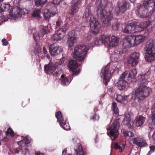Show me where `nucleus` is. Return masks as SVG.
Instances as JSON below:
<instances>
[{
	"label": "nucleus",
	"instance_id": "obj_1",
	"mask_svg": "<svg viewBox=\"0 0 155 155\" xmlns=\"http://www.w3.org/2000/svg\"><path fill=\"white\" fill-rule=\"evenodd\" d=\"M150 74V71L149 70L138 76L139 81V87L134 90V94L135 97L138 101H142L145 99L152 92L151 88L147 86L149 82L147 79Z\"/></svg>",
	"mask_w": 155,
	"mask_h": 155
},
{
	"label": "nucleus",
	"instance_id": "obj_2",
	"mask_svg": "<svg viewBox=\"0 0 155 155\" xmlns=\"http://www.w3.org/2000/svg\"><path fill=\"white\" fill-rule=\"evenodd\" d=\"M143 0V3L140 4L137 7V14L139 17L143 18L155 12V1Z\"/></svg>",
	"mask_w": 155,
	"mask_h": 155
},
{
	"label": "nucleus",
	"instance_id": "obj_3",
	"mask_svg": "<svg viewBox=\"0 0 155 155\" xmlns=\"http://www.w3.org/2000/svg\"><path fill=\"white\" fill-rule=\"evenodd\" d=\"M84 18L87 22L90 21L92 31L95 34L98 33L101 30V25L92 15L89 7H87L84 13Z\"/></svg>",
	"mask_w": 155,
	"mask_h": 155
},
{
	"label": "nucleus",
	"instance_id": "obj_4",
	"mask_svg": "<svg viewBox=\"0 0 155 155\" xmlns=\"http://www.w3.org/2000/svg\"><path fill=\"white\" fill-rule=\"evenodd\" d=\"M143 50L146 51L144 57L146 61L151 62L155 60V43L147 42Z\"/></svg>",
	"mask_w": 155,
	"mask_h": 155
},
{
	"label": "nucleus",
	"instance_id": "obj_5",
	"mask_svg": "<svg viewBox=\"0 0 155 155\" xmlns=\"http://www.w3.org/2000/svg\"><path fill=\"white\" fill-rule=\"evenodd\" d=\"M89 49L88 47L84 45L76 47L74 50L73 56L78 61L83 60Z\"/></svg>",
	"mask_w": 155,
	"mask_h": 155
},
{
	"label": "nucleus",
	"instance_id": "obj_6",
	"mask_svg": "<svg viewBox=\"0 0 155 155\" xmlns=\"http://www.w3.org/2000/svg\"><path fill=\"white\" fill-rule=\"evenodd\" d=\"M97 13L100 14L101 20L102 22L107 26L110 25V21L113 18V13L110 11L106 13L105 11L103 10L101 5H99L97 7Z\"/></svg>",
	"mask_w": 155,
	"mask_h": 155
},
{
	"label": "nucleus",
	"instance_id": "obj_7",
	"mask_svg": "<svg viewBox=\"0 0 155 155\" xmlns=\"http://www.w3.org/2000/svg\"><path fill=\"white\" fill-rule=\"evenodd\" d=\"M114 66L113 65L108 64L105 67H103L101 70L100 75L105 85L107 84V82L110 80L111 76V73L115 71L113 68Z\"/></svg>",
	"mask_w": 155,
	"mask_h": 155
},
{
	"label": "nucleus",
	"instance_id": "obj_8",
	"mask_svg": "<svg viewBox=\"0 0 155 155\" xmlns=\"http://www.w3.org/2000/svg\"><path fill=\"white\" fill-rule=\"evenodd\" d=\"M68 28V25L65 24L63 26L59 28V29L56 30L55 33L51 37L52 40L54 41H59L63 39L64 37L66 31Z\"/></svg>",
	"mask_w": 155,
	"mask_h": 155
},
{
	"label": "nucleus",
	"instance_id": "obj_9",
	"mask_svg": "<svg viewBox=\"0 0 155 155\" xmlns=\"http://www.w3.org/2000/svg\"><path fill=\"white\" fill-rule=\"evenodd\" d=\"M134 24L135 33L140 32L145 30L146 34L149 35L151 31V27L148 22L144 21Z\"/></svg>",
	"mask_w": 155,
	"mask_h": 155
},
{
	"label": "nucleus",
	"instance_id": "obj_10",
	"mask_svg": "<svg viewBox=\"0 0 155 155\" xmlns=\"http://www.w3.org/2000/svg\"><path fill=\"white\" fill-rule=\"evenodd\" d=\"M137 73V70L135 69L130 71H126L123 73L120 78L128 83H130L135 79Z\"/></svg>",
	"mask_w": 155,
	"mask_h": 155
},
{
	"label": "nucleus",
	"instance_id": "obj_11",
	"mask_svg": "<svg viewBox=\"0 0 155 155\" xmlns=\"http://www.w3.org/2000/svg\"><path fill=\"white\" fill-rule=\"evenodd\" d=\"M119 124L120 123L117 120H114L110 126L107 129V130H110L109 133L107 132L108 135L109 136L113 137L114 140L118 136Z\"/></svg>",
	"mask_w": 155,
	"mask_h": 155
},
{
	"label": "nucleus",
	"instance_id": "obj_12",
	"mask_svg": "<svg viewBox=\"0 0 155 155\" xmlns=\"http://www.w3.org/2000/svg\"><path fill=\"white\" fill-rule=\"evenodd\" d=\"M130 7L129 2L125 1L118 2L115 10L117 14L124 13Z\"/></svg>",
	"mask_w": 155,
	"mask_h": 155
},
{
	"label": "nucleus",
	"instance_id": "obj_13",
	"mask_svg": "<svg viewBox=\"0 0 155 155\" xmlns=\"http://www.w3.org/2000/svg\"><path fill=\"white\" fill-rule=\"evenodd\" d=\"M51 28V25L48 24L46 26H41L38 33L33 32V37L34 40L35 41H37L38 39H42L45 35L49 32Z\"/></svg>",
	"mask_w": 155,
	"mask_h": 155
},
{
	"label": "nucleus",
	"instance_id": "obj_14",
	"mask_svg": "<svg viewBox=\"0 0 155 155\" xmlns=\"http://www.w3.org/2000/svg\"><path fill=\"white\" fill-rule=\"evenodd\" d=\"M102 38L105 40V45L110 47L116 46L119 41L117 37L114 35L109 36L105 35L103 36Z\"/></svg>",
	"mask_w": 155,
	"mask_h": 155
},
{
	"label": "nucleus",
	"instance_id": "obj_15",
	"mask_svg": "<svg viewBox=\"0 0 155 155\" xmlns=\"http://www.w3.org/2000/svg\"><path fill=\"white\" fill-rule=\"evenodd\" d=\"M55 116L57 119L58 121L59 122L60 126L63 129L65 130L70 129V127L69 124L64 120L60 111L58 112L56 114Z\"/></svg>",
	"mask_w": 155,
	"mask_h": 155
},
{
	"label": "nucleus",
	"instance_id": "obj_16",
	"mask_svg": "<svg viewBox=\"0 0 155 155\" xmlns=\"http://www.w3.org/2000/svg\"><path fill=\"white\" fill-rule=\"evenodd\" d=\"M30 142L29 140L27 137L24 138L21 140L17 142L18 144L21 147L20 148L21 150H24L22 151L23 155H29L28 149L27 147H25L26 144H28Z\"/></svg>",
	"mask_w": 155,
	"mask_h": 155
},
{
	"label": "nucleus",
	"instance_id": "obj_17",
	"mask_svg": "<svg viewBox=\"0 0 155 155\" xmlns=\"http://www.w3.org/2000/svg\"><path fill=\"white\" fill-rule=\"evenodd\" d=\"M49 49L51 56L57 55L62 51L61 47L55 43L49 46Z\"/></svg>",
	"mask_w": 155,
	"mask_h": 155
},
{
	"label": "nucleus",
	"instance_id": "obj_18",
	"mask_svg": "<svg viewBox=\"0 0 155 155\" xmlns=\"http://www.w3.org/2000/svg\"><path fill=\"white\" fill-rule=\"evenodd\" d=\"M76 41L77 37L75 35V31H72L69 32L68 34L67 44L70 49L73 46Z\"/></svg>",
	"mask_w": 155,
	"mask_h": 155
},
{
	"label": "nucleus",
	"instance_id": "obj_19",
	"mask_svg": "<svg viewBox=\"0 0 155 155\" xmlns=\"http://www.w3.org/2000/svg\"><path fill=\"white\" fill-rule=\"evenodd\" d=\"M140 56L139 53L134 52L130 54L128 59V62L132 66H135L138 64V60Z\"/></svg>",
	"mask_w": 155,
	"mask_h": 155
},
{
	"label": "nucleus",
	"instance_id": "obj_20",
	"mask_svg": "<svg viewBox=\"0 0 155 155\" xmlns=\"http://www.w3.org/2000/svg\"><path fill=\"white\" fill-rule=\"evenodd\" d=\"M133 143L140 148L147 146L148 144L146 140L143 138L136 137L132 139Z\"/></svg>",
	"mask_w": 155,
	"mask_h": 155
},
{
	"label": "nucleus",
	"instance_id": "obj_21",
	"mask_svg": "<svg viewBox=\"0 0 155 155\" xmlns=\"http://www.w3.org/2000/svg\"><path fill=\"white\" fill-rule=\"evenodd\" d=\"M58 11L57 8L54 7L51 10L50 12H49L47 9H45L44 10V16L45 19L48 21L50 18L51 17L54 16L56 14H58Z\"/></svg>",
	"mask_w": 155,
	"mask_h": 155
},
{
	"label": "nucleus",
	"instance_id": "obj_22",
	"mask_svg": "<svg viewBox=\"0 0 155 155\" xmlns=\"http://www.w3.org/2000/svg\"><path fill=\"white\" fill-rule=\"evenodd\" d=\"M133 36L128 35L126 36L123 39V45L125 47H130L134 46V40Z\"/></svg>",
	"mask_w": 155,
	"mask_h": 155
},
{
	"label": "nucleus",
	"instance_id": "obj_23",
	"mask_svg": "<svg viewBox=\"0 0 155 155\" xmlns=\"http://www.w3.org/2000/svg\"><path fill=\"white\" fill-rule=\"evenodd\" d=\"M57 65L53 63H50L44 67L45 72L47 74H52L57 68Z\"/></svg>",
	"mask_w": 155,
	"mask_h": 155
},
{
	"label": "nucleus",
	"instance_id": "obj_24",
	"mask_svg": "<svg viewBox=\"0 0 155 155\" xmlns=\"http://www.w3.org/2000/svg\"><path fill=\"white\" fill-rule=\"evenodd\" d=\"M81 2V0H74L71 3V10L72 13L73 14L77 12L79 8V5Z\"/></svg>",
	"mask_w": 155,
	"mask_h": 155
},
{
	"label": "nucleus",
	"instance_id": "obj_25",
	"mask_svg": "<svg viewBox=\"0 0 155 155\" xmlns=\"http://www.w3.org/2000/svg\"><path fill=\"white\" fill-rule=\"evenodd\" d=\"M134 36V45H137L143 43L145 39V37L142 35Z\"/></svg>",
	"mask_w": 155,
	"mask_h": 155
},
{
	"label": "nucleus",
	"instance_id": "obj_26",
	"mask_svg": "<svg viewBox=\"0 0 155 155\" xmlns=\"http://www.w3.org/2000/svg\"><path fill=\"white\" fill-rule=\"evenodd\" d=\"M145 120V117L142 115H139V116L136 117L135 120V125L137 127H141L143 124Z\"/></svg>",
	"mask_w": 155,
	"mask_h": 155
},
{
	"label": "nucleus",
	"instance_id": "obj_27",
	"mask_svg": "<svg viewBox=\"0 0 155 155\" xmlns=\"http://www.w3.org/2000/svg\"><path fill=\"white\" fill-rule=\"evenodd\" d=\"M134 27V23H129L125 27L124 32L127 34L134 33L135 31Z\"/></svg>",
	"mask_w": 155,
	"mask_h": 155
},
{
	"label": "nucleus",
	"instance_id": "obj_28",
	"mask_svg": "<svg viewBox=\"0 0 155 155\" xmlns=\"http://www.w3.org/2000/svg\"><path fill=\"white\" fill-rule=\"evenodd\" d=\"M127 83H128L127 82L123 80V79H121V78H120L119 79L117 83L118 88L120 90L125 89Z\"/></svg>",
	"mask_w": 155,
	"mask_h": 155
},
{
	"label": "nucleus",
	"instance_id": "obj_29",
	"mask_svg": "<svg viewBox=\"0 0 155 155\" xmlns=\"http://www.w3.org/2000/svg\"><path fill=\"white\" fill-rule=\"evenodd\" d=\"M69 68L71 70H74L78 67V63L75 60H71L68 63Z\"/></svg>",
	"mask_w": 155,
	"mask_h": 155
},
{
	"label": "nucleus",
	"instance_id": "obj_30",
	"mask_svg": "<svg viewBox=\"0 0 155 155\" xmlns=\"http://www.w3.org/2000/svg\"><path fill=\"white\" fill-rule=\"evenodd\" d=\"M28 13V11L26 9L23 8L21 9H18L17 13L15 15L16 17L19 18L21 17L22 15L27 14Z\"/></svg>",
	"mask_w": 155,
	"mask_h": 155
},
{
	"label": "nucleus",
	"instance_id": "obj_31",
	"mask_svg": "<svg viewBox=\"0 0 155 155\" xmlns=\"http://www.w3.org/2000/svg\"><path fill=\"white\" fill-rule=\"evenodd\" d=\"M103 36H105V35H101L100 37L99 38H95L94 41V44L95 45L98 46L102 44H103L105 45V40L102 38V37Z\"/></svg>",
	"mask_w": 155,
	"mask_h": 155
},
{
	"label": "nucleus",
	"instance_id": "obj_32",
	"mask_svg": "<svg viewBox=\"0 0 155 155\" xmlns=\"http://www.w3.org/2000/svg\"><path fill=\"white\" fill-rule=\"evenodd\" d=\"M128 96L124 95L122 96L120 94L117 95L116 100L117 101L121 103H124L127 101Z\"/></svg>",
	"mask_w": 155,
	"mask_h": 155
},
{
	"label": "nucleus",
	"instance_id": "obj_33",
	"mask_svg": "<svg viewBox=\"0 0 155 155\" xmlns=\"http://www.w3.org/2000/svg\"><path fill=\"white\" fill-rule=\"evenodd\" d=\"M75 151L77 155H85V153L82 149L81 145L80 143H78L77 146Z\"/></svg>",
	"mask_w": 155,
	"mask_h": 155
},
{
	"label": "nucleus",
	"instance_id": "obj_34",
	"mask_svg": "<svg viewBox=\"0 0 155 155\" xmlns=\"http://www.w3.org/2000/svg\"><path fill=\"white\" fill-rule=\"evenodd\" d=\"M124 121L126 124L128 126V127L130 128L132 125L133 124V123L130 116L128 115L127 116L125 117Z\"/></svg>",
	"mask_w": 155,
	"mask_h": 155
},
{
	"label": "nucleus",
	"instance_id": "obj_35",
	"mask_svg": "<svg viewBox=\"0 0 155 155\" xmlns=\"http://www.w3.org/2000/svg\"><path fill=\"white\" fill-rule=\"evenodd\" d=\"M125 146L124 144H123L122 146L119 145L117 143H114V145L113 146V144H111V148H112L113 147L116 150H118L120 152H121L123 151V150L124 149Z\"/></svg>",
	"mask_w": 155,
	"mask_h": 155
},
{
	"label": "nucleus",
	"instance_id": "obj_36",
	"mask_svg": "<svg viewBox=\"0 0 155 155\" xmlns=\"http://www.w3.org/2000/svg\"><path fill=\"white\" fill-rule=\"evenodd\" d=\"M151 118L152 121L149 124V127L151 130H152L155 127V111L153 113Z\"/></svg>",
	"mask_w": 155,
	"mask_h": 155
},
{
	"label": "nucleus",
	"instance_id": "obj_37",
	"mask_svg": "<svg viewBox=\"0 0 155 155\" xmlns=\"http://www.w3.org/2000/svg\"><path fill=\"white\" fill-rule=\"evenodd\" d=\"M123 52L121 51H117V52H115L114 55V57L115 58V61H117L118 60H120L122 57V54Z\"/></svg>",
	"mask_w": 155,
	"mask_h": 155
},
{
	"label": "nucleus",
	"instance_id": "obj_38",
	"mask_svg": "<svg viewBox=\"0 0 155 155\" xmlns=\"http://www.w3.org/2000/svg\"><path fill=\"white\" fill-rule=\"evenodd\" d=\"M10 7L9 4H2L0 6V12L8 11Z\"/></svg>",
	"mask_w": 155,
	"mask_h": 155
},
{
	"label": "nucleus",
	"instance_id": "obj_39",
	"mask_svg": "<svg viewBox=\"0 0 155 155\" xmlns=\"http://www.w3.org/2000/svg\"><path fill=\"white\" fill-rule=\"evenodd\" d=\"M61 84L64 86L68 85L70 83V82L67 78H64V75L62 74L61 76Z\"/></svg>",
	"mask_w": 155,
	"mask_h": 155
},
{
	"label": "nucleus",
	"instance_id": "obj_40",
	"mask_svg": "<svg viewBox=\"0 0 155 155\" xmlns=\"http://www.w3.org/2000/svg\"><path fill=\"white\" fill-rule=\"evenodd\" d=\"M41 50V48L39 45H38L37 44L35 47L32 48L31 53L32 55H34L36 54L37 52H39Z\"/></svg>",
	"mask_w": 155,
	"mask_h": 155
},
{
	"label": "nucleus",
	"instance_id": "obj_41",
	"mask_svg": "<svg viewBox=\"0 0 155 155\" xmlns=\"http://www.w3.org/2000/svg\"><path fill=\"white\" fill-rule=\"evenodd\" d=\"M112 109L113 111L114 114L116 115H118L119 114V110L118 109L117 104L115 102H114L112 105Z\"/></svg>",
	"mask_w": 155,
	"mask_h": 155
},
{
	"label": "nucleus",
	"instance_id": "obj_42",
	"mask_svg": "<svg viewBox=\"0 0 155 155\" xmlns=\"http://www.w3.org/2000/svg\"><path fill=\"white\" fill-rule=\"evenodd\" d=\"M47 0H35V4L36 6H43L47 2Z\"/></svg>",
	"mask_w": 155,
	"mask_h": 155
},
{
	"label": "nucleus",
	"instance_id": "obj_43",
	"mask_svg": "<svg viewBox=\"0 0 155 155\" xmlns=\"http://www.w3.org/2000/svg\"><path fill=\"white\" fill-rule=\"evenodd\" d=\"M124 134L125 137H134V133L130 131H125L124 132Z\"/></svg>",
	"mask_w": 155,
	"mask_h": 155
},
{
	"label": "nucleus",
	"instance_id": "obj_44",
	"mask_svg": "<svg viewBox=\"0 0 155 155\" xmlns=\"http://www.w3.org/2000/svg\"><path fill=\"white\" fill-rule=\"evenodd\" d=\"M41 13V11L39 9H35L34 10L33 13L32 14V16L35 17H40V14Z\"/></svg>",
	"mask_w": 155,
	"mask_h": 155
},
{
	"label": "nucleus",
	"instance_id": "obj_45",
	"mask_svg": "<svg viewBox=\"0 0 155 155\" xmlns=\"http://www.w3.org/2000/svg\"><path fill=\"white\" fill-rule=\"evenodd\" d=\"M66 55L65 54H63L62 57L61 58L59 59L57 62L58 64L59 65H61L66 60Z\"/></svg>",
	"mask_w": 155,
	"mask_h": 155
},
{
	"label": "nucleus",
	"instance_id": "obj_46",
	"mask_svg": "<svg viewBox=\"0 0 155 155\" xmlns=\"http://www.w3.org/2000/svg\"><path fill=\"white\" fill-rule=\"evenodd\" d=\"M120 25L119 23L117 22H116L113 24L112 26V28L114 31H117L118 29V27Z\"/></svg>",
	"mask_w": 155,
	"mask_h": 155
},
{
	"label": "nucleus",
	"instance_id": "obj_47",
	"mask_svg": "<svg viewBox=\"0 0 155 155\" xmlns=\"http://www.w3.org/2000/svg\"><path fill=\"white\" fill-rule=\"evenodd\" d=\"M56 25L58 27H60H60H61L62 26H63L65 24H67V23H65L63 25V21L61 20H58V21H57L56 22ZM68 25V24H67Z\"/></svg>",
	"mask_w": 155,
	"mask_h": 155
},
{
	"label": "nucleus",
	"instance_id": "obj_48",
	"mask_svg": "<svg viewBox=\"0 0 155 155\" xmlns=\"http://www.w3.org/2000/svg\"><path fill=\"white\" fill-rule=\"evenodd\" d=\"M7 133L9 134L12 137L14 136V132L12 129L10 128H9L7 130Z\"/></svg>",
	"mask_w": 155,
	"mask_h": 155
},
{
	"label": "nucleus",
	"instance_id": "obj_49",
	"mask_svg": "<svg viewBox=\"0 0 155 155\" xmlns=\"http://www.w3.org/2000/svg\"><path fill=\"white\" fill-rule=\"evenodd\" d=\"M64 0H53V3L55 5H58L59 4Z\"/></svg>",
	"mask_w": 155,
	"mask_h": 155
},
{
	"label": "nucleus",
	"instance_id": "obj_50",
	"mask_svg": "<svg viewBox=\"0 0 155 155\" xmlns=\"http://www.w3.org/2000/svg\"><path fill=\"white\" fill-rule=\"evenodd\" d=\"M2 42L3 43L2 45L4 46L7 45L8 43V41L5 38H4L2 40Z\"/></svg>",
	"mask_w": 155,
	"mask_h": 155
},
{
	"label": "nucleus",
	"instance_id": "obj_51",
	"mask_svg": "<svg viewBox=\"0 0 155 155\" xmlns=\"http://www.w3.org/2000/svg\"><path fill=\"white\" fill-rule=\"evenodd\" d=\"M150 150L149 152H150V154L154 152L155 150V145L150 146Z\"/></svg>",
	"mask_w": 155,
	"mask_h": 155
},
{
	"label": "nucleus",
	"instance_id": "obj_52",
	"mask_svg": "<svg viewBox=\"0 0 155 155\" xmlns=\"http://www.w3.org/2000/svg\"><path fill=\"white\" fill-rule=\"evenodd\" d=\"M99 117L98 115L95 114L92 117V119L94 120H97L99 119Z\"/></svg>",
	"mask_w": 155,
	"mask_h": 155
},
{
	"label": "nucleus",
	"instance_id": "obj_53",
	"mask_svg": "<svg viewBox=\"0 0 155 155\" xmlns=\"http://www.w3.org/2000/svg\"><path fill=\"white\" fill-rule=\"evenodd\" d=\"M80 70L79 69H78L77 71H73L72 74L73 75H78L80 72Z\"/></svg>",
	"mask_w": 155,
	"mask_h": 155
},
{
	"label": "nucleus",
	"instance_id": "obj_54",
	"mask_svg": "<svg viewBox=\"0 0 155 155\" xmlns=\"http://www.w3.org/2000/svg\"><path fill=\"white\" fill-rule=\"evenodd\" d=\"M62 73V70H60L56 72L54 74V75L55 76H58L60 74H61Z\"/></svg>",
	"mask_w": 155,
	"mask_h": 155
},
{
	"label": "nucleus",
	"instance_id": "obj_55",
	"mask_svg": "<svg viewBox=\"0 0 155 155\" xmlns=\"http://www.w3.org/2000/svg\"><path fill=\"white\" fill-rule=\"evenodd\" d=\"M35 155H44L43 153H41L40 151L35 152Z\"/></svg>",
	"mask_w": 155,
	"mask_h": 155
},
{
	"label": "nucleus",
	"instance_id": "obj_56",
	"mask_svg": "<svg viewBox=\"0 0 155 155\" xmlns=\"http://www.w3.org/2000/svg\"><path fill=\"white\" fill-rule=\"evenodd\" d=\"M43 52L45 54H46L47 53V51L46 49V48L45 47H44L43 48Z\"/></svg>",
	"mask_w": 155,
	"mask_h": 155
},
{
	"label": "nucleus",
	"instance_id": "obj_57",
	"mask_svg": "<svg viewBox=\"0 0 155 155\" xmlns=\"http://www.w3.org/2000/svg\"><path fill=\"white\" fill-rule=\"evenodd\" d=\"M21 147V146H19L18 149H17L15 150V152L16 153H19V150H21V148H20Z\"/></svg>",
	"mask_w": 155,
	"mask_h": 155
},
{
	"label": "nucleus",
	"instance_id": "obj_58",
	"mask_svg": "<svg viewBox=\"0 0 155 155\" xmlns=\"http://www.w3.org/2000/svg\"><path fill=\"white\" fill-rule=\"evenodd\" d=\"M67 150L65 149H64L62 151V154L65 155L66 154Z\"/></svg>",
	"mask_w": 155,
	"mask_h": 155
},
{
	"label": "nucleus",
	"instance_id": "obj_59",
	"mask_svg": "<svg viewBox=\"0 0 155 155\" xmlns=\"http://www.w3.org/2000/svg\"><path fill=\"white\" fill-rule=\"evenodd\" d=\"M152 136L153 138L154 137L155 138V131L153 132Z\"/></svg>",
	"mask_w": 155,
	"mask_h": 155
},
{
	"label": "nucleus",
	"instance_id": "obj_60",
	"mask_svg": "<svg viewBox=\"0 0 155 155\" xmlns=\"http://www.w3.org/2000/svg\"><path fill=\"white\" fill-rule=\"evenodd\" d=\"M130 1L131 2L134 3V2L136 1V0H130Z\"/></svg>",
	"mask_w": 155,
	"mask_h": 155
},
{
	"label": "nucleus",
	"instance_id": "obj_61",
	"mask_svg": "<svg viewBox=\"0 0 155 155\" xmlns=\"http://www.w3.org/2000/svg\"><path fill=\"white\" fill-rule=\"evenodd\" d=\"M147 155H150V152H149Z\"/></svg>",
	"mask_w": 155,
	"mask_h": 155
},
{
	"label": "nucleus",
	"instance_id": "obj_62",
	"mask_svg": "<svg viewBox=\"0 0 155 155\" xmlns=\"http://www.w3.org/2000/svg\"><path fill=\"white\" fill-rule=\"evenodd\" d=\"M3 1V0H0V2H2Z\"/></svg>",
	"mask_w": 155,
	"mask_h": 155
},
{
	"label": "nucleus",
	"instance_id": "obj_63",
	"mask_svg": "<svg viewBox=\"0 0 155 155\" xmlns=\"http://www.w3.org/2000/svg\"><path fill=\"white\" fill-rule=\"evenodd\" d=\"M47 57L48 58L50 57L49 55H47Z\"/></svg>",
	"mask_w": 155,
	"mask_h": 155
},
{
	"label": "nucleus",
	"instance_id": "obj_64",
	"mask_svg": "<svg viewBox=\"0 0 155 155\" xmlns=\"http://www.w3.org/2000/svg\"><path fill=\"white\" fill-rule=\"evenodd\" d=\"M71 155V154H68V155Z\"/></svg>",
	"mask_w": 155,
	"mask_h": 155
}]
</instances>
